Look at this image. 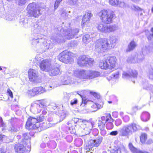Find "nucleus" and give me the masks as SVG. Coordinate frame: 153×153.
I'll return each mask as SVG.
<instances>
[{"label": "nucleus", "mask_w": 153, "mask_h": 153, "mask_svg": "<svg viewBox=\"0 0 153 153\" xmlns=\"http://www.w3.org/2000/svg\"><path fill=\"white\" fill-rule=\"evenodd\" d=\"M58 30L60 31L59 34L51 39V40L54 44L63 43L66 39H71L77 35L79 32V30L77 28L73 30L69 28L66 30L60 27Z\"/></svg>", "instance_id": "obj_1"}, {"label": "nucleus", "mask_w": 153, "mask_h": 153, "mask_svg": "<svg viewBox=\"0 0 153 153\" xmlns=\"http://www.w3.org/2000/svg\"><path fill=\"white\" fill-rule=\"evenodd\" d=\"M98 16L102 22L105 24L111 23L113 17V13L108 10H103L98 13Z\"/></svg>", "instance_id": "obj_2"}, {"label": "nucleus", "mask_w": 153, "mask_h": 153, "mask_svg": "<svg viewBox=\"0 0 153 153\" xmlns=\"http://www.w3.org/2000/svg\"><path fill=\"white\" fill-rule=\"evenodd\" d=\"M27 10L29 17H37L42 13L41 7L36 5L35 3L29 4L27 6Z\"/></svg>", "instance_id": "obj_3"}, {"label": "nucleus", "mask_w": 153, "mask_h": 153, "mask_svg": "<svg viewBox=\"0 0 153 153\" xmlns=\"http://www.w3.org/2000/svg\"><path fill=\"white\" fill-rule=\"evenodd\" d=\"M109 44L106 39H100L97 40L95 42L96 50L98 53L105 52V51L108 49Z\"/></svg>", "instance_id": "obj_4"}, {"label": "nucleus", "mask_w": 153, "mask_h": 153, "mask_svg": "<svg viewBox=\"0 0 153 153\" xmlns=\"http://www.w3.org/2000/svg\"><path fill=\"white\" fill-rule=\"evenodd\" d=\"M40 124L37 122L36 119L32 117H29L27 119L26 124V128L27 129H38L41 131Z\"/></svg>", "instance_id": "obj_5"}, {"label": "nucleus", "mask_w": 153, "mask_h": 153, "mask_svg": "<svg viewBox=\"0 0 153 153\" xmlns=\"http://www.w3.org/2000/svg\"><path fill=\"white\" fill-rule=\"evenodd\" d=\"M103 138L100 136H98L94 140H90L85 143L84 148L86 150H90L94 147H98L101 143Z\"/></svg>", "instance_id": "obj_6"}, {"label": "nucleus", "mask_w": 153, "mask_h": 153, "mask_svg": "<svg viewBox=\"0 0 153 153\" xmlns=\"http://www.w3.org/2000/svg\"><path fill=\"white\" fill-rule=\"evenodd\" d=\"M97 28L99 31L105 33L112 32L118 29V27L116 25H106L101 23L98 24Z\"/></svg>", "instance_id": "obj_7"}, {"label": "nucleus", "mask_w": 153, "mask_h": 153, "mask_svg": "<svg viewBox=\"0 0 153 153\" xmlns=\"http://www.w3.org/2000/svg\"><path fill=\"white\" fill-rule=\"evenodd\" d=\"M77 62L78 65L81 67L85 66L87 64L91 66L93 65L94 62L93 59L89 58L85 55H83L79 57Z\"/></svg>", "instance_id": "obj_8"}, {"label": "nucleus", "mask_w": 153, "mask_h": 153, "mask_svg": "<svg viewBox=\"0 0 153 153\" xmlns=\"http://www.w3.org/2000/svg\"><path fill=\"white\" fill-rule=\"evenodd\" d=\"M30 80L34 83H39L41 82V79L36 71L30 69L28 71Z\"/></svg>", "instance_id": "obj_9"}, {"label": "nucleus", "mask_w": 153, "mask_h": 153, "mask_svg": "<svg viewBox=\"0 0 153 153\" xmlns=\"http://www.w3.org/2000/svg\"><path fill=\"white\" fill-rule=\"evenodd\" d=\"M38 59V56H36L35 58L36 60H37V62L39 64L41 69L46 72L49 71L51 66V62L50 60L48 59H44L40 61Z\"/></svg>", "instance_id": "obj_10"}, {"label": "nucleus", "mask_w": 153, "mask_h": 153, "mask_svg": "<svg viewBox=\"0 0 153 153\" xmlns=\"http://www.w3.org/2000/svg\"><path fill=\"white\" fill-rule=\"evenodd\" d=\"M131 128V126L129 124L123 126L119 130V135L122 137H128L132 133Z\"/></svg>", "instance_id": "obj_11"}, {"label": "nucleus", "mask_w": 153, "mask_h": 153, "mask_svg": "<svg viewBox=\"0 0 153 153\" xmlns=\"http://www.w3.org/2000/svg\"><path fill=\"white\" fill-rule=\"evenodd\" d=\"M93 127L92 123L86 120L81 124L82 132L85 135L88 134L90 133Z\"/></svg>", "instance_id": "obj_12"}, {"label": "nucleus", "mask_w": 153, "mask_h": 153, "mask_svg": "<svg viewBox=\"0 0 153 153\" xmlns=\"http://www.w3.org/2000/svg\"><path fill=\"white\" fill-rule=\"evenodd\" d=\"M46 91V90L45 88L40 86L35 87L32 89L28 90L27 94L29 96L33 97L43 93Z\"/></svg>", "instance_id": "obj_13"}, {"label": "nucleus", "mask_w": 153, "mask_h": 153, "mask_svg": "<svg viewBox=\"0 0 153 153\" xmlns=\"http://www.w3.org/2000/svg\"><path fill=\"white\" fill-rule=\"evenodd\" d=\"M59 60L65 63H68L71 59V55L67 51H64L61 53L58 56Z\"/></svg>", "instance_id": "obj_14"}, {"label": "nucleus", "mask_w": 153, "mask_h": 153, "mask_svg": "<svg viewBox=\"0 0 153 153\" xmlns=\"http://www.w3.org/2000/svg\"><path fill=\"white\" fill-rule=\"evenodd\" d=\"M137 73L136 71L131 70L128 72H123L122 74V77L125 79L131 77L136 78L137 77Z\"/></svg>", "instance_id": "obj_15"}, {"label": "nucleus", "mask_w": 153, "mask_h": 153, "mask_svg": "<svg viewBox=\"0 0 153 153\" xmlns=\"http://www.w3.org/2000/svg\"><path fill=\"white\" fill-rule=\"evenodd\" d=\"M42 105L36 103H32L30 108V111L34 114L39 113L42 110Z\"/></svg>", "instance_id": "obj_16"}, {"label": "nucleus", "mask_w": 153, "mask_h": 153, "mask_svg": "<svg viewBox=\"0 0 153 153\" xmlns=\"http://www.w3.org/2000/svg\"><path fill=\"white\" fill-rule=\"evenodd\" d=\"M92 16L93 15L90 11L88 10L86 11L85 15L82 18V23L84 25L86 23H88Z\"/></svg>", "instance_id": "obj_17"}, {"label": "nucleus", "mask_w": 153, "mask_h": 153, "mask_svg": "<svg viewBox=\"0 0 153 153\" xmlns=\"http://www.w3.org/2000/svg\"><path fill=\"white\" fill-rule=\"evenodd\" d=\"M23 143L16 145L15 147V151L18 153H23L25 152L26 149L25 146H24Z\"/></svg>", "instance_id": "obj_18"}, {"label": "nucleus", "mask_w": 153, "mask_h": 153, "mask_svg": "<svg viewBox=\"0 0 153 153\" xmlns=\"http://www.w3.org/2000/svg\"><path fill=\"white\" fill-rule=\"evenodd\" d=\"M48 72H49V74L50 76H55L59 74L60 73V69L57 67H53L50 68L49 71Z\"/></svg>", "instance_id": "obj_19"}, {"label": "nucleus", "mask_w": 153, "mask_h": 153, "mask_svg": "<svg viewBox=\"0 0 153 153\" xmlns=\"http://www.w3.org/2000/svg\"><path fill=\"white\" fill-rule=\"evenodd\" d=\"M106 60L108 63L109 64V68L111 69L114 67L116 60L115 57L113 56H109L108 57Z\"/></svg>", "instance_id": "obj_20"}, {"label": "nucleus", "mask_w": 153, "mask_h": 153, "mask_svg": "<svg viewBox=\"0 0 153 153\" xmlns=\"http://www.w3.org/2000/svg\"><path fill=\"white\" fill-rule=\"evenodd\" d=\"M44 39L41 38L40 36L39 35H36L34 36V37L32 39V44L36 45L39 43H42Z\"/></svg>", "instance_id": "obj_21"}, {"label": "nucleus", "mask_w": 153, "mask_h": 153, "mask_svg": "<svg viewBox=\"0 0 153 153\" xmlns=\"http://www.w3.org/2000/svg\"><path fill=\"white\" fill-rule=\"evenodd\" d=\"M88 71L81 70L78 72L79 77L82 79H88Z\"/></svg>", "instance_id": "obj_22"}, {"label": "nucleus", "mask_w": 153, "mask_h": 153, "mask_svg": "<svg viewBox=\"0 0 153 153\" xmlns=\"http://www.w3.org/2000/svg\"><path fill=\"white\" fill-rule=\"evenodd\" d=\"M88 79H91L99 76L100 74L99 72L95 71H88Z\"/></svg>", "instance_id": "obj_23"}, {"label": "nucleus", "mask_w": 153, "mask_h": 153, "mask_svg": "<svg viewBox=\"0 0 153 153\" xmlns=\"http://www.w3.org/2000/svg\"><path fill=\"white\" fill-rule=\"evenodd\" d=\"M99 66L100 68L102 69H111L109 68V64L108 63L106 59L102 61L100 63Z\"/></svg>", "instance_id": "obj_24"}, {"label": "nucleus", "mask_w": 153, "mask_h": 153, "mask_svg": "<svg viewBox=\"0 0 153 153\" xmlns=\"http://www.w3.org/2000/svg\"><path fill=\"white\" fill-rule=\"evenodd\" d=\"M110 120H112V122H113V119L112 118L111 115L110 114H107L106 116H102L101 117V119L99 120H100V122H103L105 123L109 121Z\"/></svg>", "instance_id": "obj_25"}, {"label": "nucleus", "mask_w": 153, "mask_h": 153, "mask_svg": "<svg viewBox=\"0 0 153 153\" xmlns=\"http://www.w3.org/2000/svg\"><path fill=\"white\" fill-rule=\"evenodd\" d=\"M31 29L35 33L39 34L42 29V27L38 24H36L32 27Z\"/></svg>", "instance_id": "obj_26"}, {"label": "nucleus", "mask_w": 153, "mask_h": 153, "mask_svg": "<svg viewBox=\"0 0 153 153\" xmlns=\"http://www.w3.org/2000/svg\"><path fill=\"white\" fill-rule=\"evenodd\" d=\"M150 118V114L147 112H143L141 116V120L144 122H146L149 120Z\"/></svg>", "instance_id": "obj_27"}, {"label": "nucleus", "mask_w": 153, "mask_h": 153, "mask_svg": "<svg viewBox=\"0 0 153 153\" xmlns=\"http://www.w3.org/2000/svg\"><path fill=\"white\" fill-rule=\"evenodd\" d=\"M135 59L136 62L139 63L142 62L144 58V56L143 54V51L140 54L135 55Z\"/></svg>", "instance_id": "obj_28"}, {"label": "nucleus", "mask_w": 153, "mask_h": 153, "mask_svg": "<svg viewBox=\"0 0 153 153\" xmlns=\"http://www.w3.org/2000/svg\"><path fill=\"white\" fill-rule=\"evenodd\" d=\"M137 45L136 43L134 41H131L128 45V48L126 49V51L129 52L133 50Z\"/></svg>", "instance_id": "obj_29"}, {"label": "nucleus", "mask_w": 153, "mask_h": 153, "mask_svg": "<svg viewBox=\"0 0 153 153\" xmlns=\"http://www.w3.org/2000/svg\"><path fill=\"white\" fill-rule=\"evenodd\" d=\"M19 130V128L16 125H12L8 128V131L11 133L16 132Z\"/></svg>", "instance_id": "obj_30"}, {"label": "nucleus", "mask_w": 153, "mask_h": 153, "mask_svg": "<svg viewBox=\"0 0 153 153\" xmlns=\"http://www.w3.org/2000/svg\"><path fill=\"white\" fill-rule=\"evenodd\" d=\"M143 88L147 90L151 91L153 93V85L149 84L147 82L144 83L143 85Z\"/></svg>", "instance_id": "obj_31"}, {"label": "nucleus", "mask_w": 153, "mask_h": 153, "mask_svg": "<svg viewBox=\"0 0 153 153\" xmlns=\"http://www.w3.org/2000/svg\"><path fill=\"white\" fill-rule=\"evenodd\" d=\"M110 45H111V47H112V46H114L115 44L117 42V40L116 37L111 36L110 37Z\"/></svg>", "instance_id": "obj_32"}, {"label": "nucleus", "mask_w": 153, "mask_h": 153, "mask_svg": "<svg viewBox=\"0 0 153 153\" xmlns=\"http://www.w3.org/2000/svg\"><path fill=\"white\" fill-rule=\"evenodd\" d=\"M147 138V135L145 133L141 134L140 137V140L142 143H145Z\"/></svg>", "instance_id": "obj_33"}, {"label": "nucleus", "mask_w": 153, "mask_h": 153, "mask_svg": "<svg viewBox=\"0 0 153 153\" xmlns=\"http://www.w3.org/2000/svg\"><path fill=\"white\" fill-rule=\"evenodd\" d=\"M127 61L128 63H136L135 56H131L128 57L127 60Z\"/></svg>", "instance_id": "obj_34"}, {"label": "nucleus", "mask_w": 153, "mask_h": 153, "mask_svg": "<svg viewBox=\"0 0 153 153\" xmlns=\"http://www.w3.org/2000/svg\"><path fill=\"white\" fill-rule=\"evenodd\" d=\"M22 142L24 143L25 145L26 143V141L28 140L29 138V134L27 133H24L22 134Z\"/></svg>", "instance_id": "obj_35"}, {"label": "nucleus", "mask_w": 153, "mask_h": 153, "mask_svg": "<svg viewBox=\"0 0 153 153\" xmlns=\"http://www.w3.org/2000/svg\"><path fill=\"white\" fill-rule=\"evenodd\" d=\"M85 121V120L83 119H79L78 118H74L71 121V122L73 123V122L75 124H78L79 125L80 123H83V122Z\"/></svg>", "instance_id": "obj_36"}, {"label": "nucleus", "mask_w": 153, "mask_h": 153, "mask_svg": "<svg viewBox=\"0 0 153 153\" xmlns=\"http://www.w3.org/2000/svg\"><path fill=\"white\" fill-rule=\"evenodd\" d=\"M129 124L131 126V130H133L134 131H136L140 128V127L139 125L135 123H132Z\"/></svg>", "instance_id": "obj_37"}, {"label": "nucleus", "mask_w": 153, "mask_h": 153, "mask_svg": "<svg viewBox=\"0 0 153 153\" xmlns=\"http://www.w3.org/2000/svg\"><path fill=\"white\" fill-rule=\"evenodd\" d=\"M82 41L85 43H87L90 42V36L89 34L84 35L82 38Z\"/></svg>", "instance_id": "obj_38"}, {"label": "nucleus", "mask_w": 153, "mask_h": 153, "mask_svg": "<svg viewBox=\"0 0 153 153\" xmlns=\"http://www.w3.org/2000/svg\"><path fill=\"white\" fill-rule=\"evenodd\" d=\"M151 30L152 33H150L149 32L146 33V35L149 40H153V27L151 28Z\"/></svg>", "instance_id": "obj_39"}, {"label": "nucleus", "mask_w": 153, "mask_h": 153, "mask_svg": "<svg viewBox=\"0 0 153 153\" xmlns=\"http://www.w3.org/2000/svg\"><path fill=\"white\" fill-rule=\"evenodd\" d=\"M27 0H15L16 3L19 6H22L26 3Z\"/></svg>", "instance_id": "obj_40"}, {"label": "nucleus", "mask_w": 153, "mask_h": 153, "mask_svg": "<svg viewBox=\"0 0 153 153\" xmlns=\"http://www.w3.org/2000/svg\"><path fill=\"white\" fill-rule=\"evenodd\" d=\"M68 3L71 5L77 6L79 5V0H69Z\"/></svg>", "instance_id": "obj_41"}, {"label": "nucleus", "mask_w": 153, "mask_h": 153, "mask_svg": "<svg viewBox=\"0 0 153 153\" xmlns=\"http://www.w3.org/2000/svg\"><path fill=\"white\" fill-rule=\"evenodd\" d=\"M64 84L68 85L69 84H73V82H72L71 80V78L68 76L67 77L66 79H65L63 81Z\"/></svg>", "instance_id": "obj_42"}, {"label": "nucleus", "mask_w": 153, "mask_h": 153, "mask_svg": "<svg viewBox=\"0 0 153 153\" xmlns=\"http://www.w3.org/2000/svg\"><path fill=\"white\" fill-rule=\"evenodd\" d=\"M110 4L113 6H117L118 5L119 2L118 0H109Z\"/></svg>", "instance_id": "obj_43"}, {"label": "nucleus", "mask_w": 153, "mask_h": 153, "mask_svg": "<svg viewBox=\"0 0 153 153\" xmlns=\"http://www.w3.org/2000/svg\"><path fill=\"white\" fill-rule=\"evenodd\" d=\"M105 123L103 122H100V120H98V126L100 129H103L105 128Z\"/></svg>", "instance_id": "obj_44"}, {"label": "nucleus", "mask_w": 153, "mask_h": 153, "mask_svg": "<svg viewBox=\"0 0 153 153\" xmlns=\"http://www.w3.org/2000/svg\"><path fill=\"white\" fill-rule=\"evenodd\" d=\"M114 126L111 122H108L106 125V128L108 130H110L113 128Z\"/></svg>", "instance_id": "obj_45"}, {"label": "nucleus", "mask_w": 153, "mask_h": 153, "mask_svg": "<svg viewBox=\"0 0 153 153\" xmlns=\"http://www.w3.org/2000/svg\"><path fill=\"white\" fill-rule=\"evenodd\" d=\"M75 144L77 146H81L82 144V140L81 139L79 138L75 141Z\"/></svg>", "instance_id": "obj_46"}, {"label": "nucleus", "mask_w": 153, "mask_h": 153, "mask_svg": "<svg viewBox=\"0 0 153 153\" xmlns=\"http://www.w3.org/2000/svg\"><path fill=\"white\" fill-rule=\"evenodd\" d=\"M148 76L150 79L153 80V68H152L150 69Z\"/></svg>", "instance_id": "obj_47"}, {"label": "nucleus", "mask_w": 153, "mask_h": 153, "mask_svg": "<svg viewBox=\"0 0 153 153\" xmlns=\"http://www.w3.org/2000/svg\"><path fill=\"white\" fill-rule=\"evenodd\" d=\"M132 9L135 11H140L142 10V9L141 8L135 5H133L132 7Z\"/></svg>", "instance_id": "obj_48"}, {"label": "nucleus", "mask_w": 153, "mask_h": 153, "mask_svg": "<svg viewBox=\"0 0 153 153\" xmlns=\"http://www.w3.org/2000/svg\"><path fill=\"white\" fill-rule=\"evenodd\" d=\"M66 117V114L64 112H62L61 113V114H60L59 117H60V121H62Z\"/></svg>", "instance_id": "obj_49"}, {"label": "nucleus", "mask_w": 153, "mask_h": 153, "mask_svg": "<svg viewBox=\"0 0 153 153\" xmlns=\"http://www.w3.org/2000/svg\"><path fill=\"white\" fill-rule=\"evenodd\" d=\"M62 0H56L54 5V7L55 9H56L59 6V5Z\"/></svg>", "instance_id": "obj_50"}, {"label": "nucleus", "mask_w": 153, "mask_h": 153, "mask_svg": "<svg viewBox=\"0 0 153 153\" xmlns=\"http://www.w3.org/2000/svg\"><path fill=\"white\" fill-rule=\"evenodd\" d=\"M77 42L76 41H71L70 42V45L71 47H74L77 45Z\"/></svg>", "instance_id": "obj_51"}, {"label": "nucleus", "mask_w": 153, "mask_h": 153, "mask_svg": "<svg viewBox=\"0 0 153 153\" xmlns=\"http://www.w3.org/2000/svg\"><path fill=\"white\" fill-rule=\"evenodd\" d=\"M90 94L91 95H93L94 97L97 98V99H100V96L99 94L96 92L90 91Z\"/></svg>", "instance_id": "obj_52"}, {"label": "nucleus", "mask_w": 153, "mask_h": 153, "mask_svg": "<svg viewBox=\"0 0 153 153\" xmlns=\"http://www.w3.org/2000/svg\"><path fill=\"white\" fill-rule=\"evenodd\" d=\"M119 72H117L111 75V77L112 78H113L114 79H117L119 77Z\"/></svg>", "instance_id": "obj_53"}, {"label": "nucleus", "mask_w": 153, "mask_h": 153, "mask_svg": "<svg viewBox=\"0 0 153 153\" xmlns=\"http://www.w3.org/2000/svg\"><path fill=\"white\" fill-rule=\"evenodd\" d=\"M122 122L120 119H117L115 121V125L117 126H119L121 125Z\"/></svg>", "instance_id": "obj_54"}, {"label": "nucleus", "mask_w": 153, "mask_h": 153, "mask_svg": "<svg viewBox=\"0 0 153 153\" xmlns=\"http://www.w3.org/2000/svg\"><path fill=\"white\" fill-rule=\"evenodd\" d=\"M44 118L42 115H40L39 117H38L36 119L37 122L42 121H43Z\"/></svg>", "instance_id": "obj_55"}, {"label": "nucleus", "mask_w": 153, "mask_h": 153, "mask_svg": "<svg viewBox=\"0 0 153 153\" xmlns=\"http://www.w3.org/2000/svg\"><path fill=\"white\" fill-rule=\"evenodd\" d=\"M117 6L121 7H123L125 6V4L124 2L119 1V2Z\"/></svg>", "instance_id": "obj_56"}, {"label": "nucleus", "mask_w": 153, "mask_h": 153, "mask_svg": "<svg viewBox=\"0 0 153 153\" xmlns=\"http://www.w3.org/2000/svg\"><path fill=\"white\" fill-rule=\"evenodd\" d=\"M48 122H51L52 123L51 124H54L56 123L54 122L53 117L51 116H50L48 118Z\"/></svg>", "instance_id": "obj_57"}, {"label": "nucleus", "mask_w": 153, "mask_h": 153, "mask_svg": "<svg viewBox=\"0 0 153 153\" xmlns=\"http://www.w3.org/2000/svg\"><path fill=\"white\" fill-rule=\"evenodd\" d=\"M61 16L62 17L65 18L68 16V14L65 10H63L61 14Z\"/></svg>", "instance_id": "obj_58"}, {"label": "nucleus", "mask_w": 153, "mask_h": 153, "mask_svg": "<svg viewBox=\"0 0 153 153\" xmlns=\"http://www.w3.org/2000/svg\"><path fill=\"white\" fill-rule=\"evenodd\" d=\"M77 100L76 99H74L71 101L70 104L71 105H72L77 104Z\"/></svg>", "instance_id": "obj_59"}, {"label": "nucleus", "mask_w": 153, "mask_h": 153, "mask_svg": "<svg viewBox=\"0 0 153 153\" xmlns=\"http://www.w3.org/2000/svg\"><path fill=\"white\" fill-rule=\"evenodd\" d=\"M101 130L100 133L101 135L102 136H105L106 134V131L104 129V128L103 129H101L100 130Z\"/></svg>", "instance_id": "obj_60"}, {"label": "nucleus", "mask_w": 153, "mask_h": 153, "mask_svg": "<svg viewBox=\"0 0 153 153\" xmlns=\"http://www.w3.org/2000/svg\"><path fill=\"white\" fill-rule=\"evenodd\" d=\"M7 93L8 94L9 96L11 98L13 97V94L12 92L10 90L9 88H8L7 90Z\"/></svg>", "instance_id": "obj_61"}, {"label": "nucleus", "mask_w": 153, "mask_h": 153, "mask_svg": "<svg viewBox=\"0 0 153 153\" xmlns=\"http://www.w3.org/2000/svg\"><path fill=\"white\" fill-rule=\"evenodd\" d=\"M118 133V132L117 131H114L110 132V135L112 136H116Z\"/></svg>", "instance_id": "obj_62"}, {"label": "nucleus", "mask_w": 153, "mask_h": 153, "mask_svg": "<svg viewBox=\"0 0 153 153\" xmlns=\"http://www.w3.org/2000/svg\"><path fill=\"white\" fill-rule=\"evenodd\" d=\"M0 123L1 127H3L5 126V124L3 122L2 118L1 117H0Z\"/></svg>", "instance_id": "obj_63"}, {"label": "nucleus", "mask_w": 153, "mask_h": 153, "mask_svg": "<svg viewBox=\"0 0 153 153\" xmlns=\"http://www.w3.org/2000/svg\"><path fill=\"white\" fill-rule=\"evenodd\" d=\"M13 16H6V19L8 21H12L13 19Z\"/></svg>", "instance_id": "obj_64"}]
</instances>
